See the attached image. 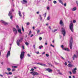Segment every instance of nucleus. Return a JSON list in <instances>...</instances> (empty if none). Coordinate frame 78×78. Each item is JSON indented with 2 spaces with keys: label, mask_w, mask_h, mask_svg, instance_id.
Segmentation results:
<instances>
[{
  "label": "nucleus",
  "mask_w": 78,
  "mask_h": 78,
  "mask_svg": "<svg viewBox=\"0 0 78 78\" xmlns=\"http://www.w3.org/2000/svg\"><path fill=\"white\" fill-rule=\"evenodd\" d=\"M44 34V32H42V33H40V34Z\"/></svg>",
  "instance_id": "obj_60"
},
{
  "label": "nucleus",
  "mask_w": 78,
  "mask_h": 78,
  "mask_svg": "<svg viewBox=\"0 0 78 78\" xmlns=\"http://www.w3.org/2000/svg\"><path fill=\"white\" fill-rule=\"evenodd\" d=\"M68 63H69V64H71V62H69V61H68Z\"/></svg>",
  "instance_id": "obj_54"
},
{
  "label": "nucleus",
  "mask_w": 78,
  "mask_h": 78,
  "mask_svg": "<svg viewBox=\"0 0 78 78\" xmlns=\"http://www.w3.org/2000/svg\"><path fill=\"white\" fill-rule=\"evenodd\" d=\"M24 13H24V12L23 13V16H25V14H24Z\"/></svg>",
  "instance_id": "obj_62"
},
{
  "label": "nucleus",
  "mask_w": 78,
  "mask_h": 78,
  "mask_svg": "<svg viewBox=\"0 0 78 78\" xmlns=\"http://www.w3.org/2000/svg\"><path fill=\"white\" fill-rule=\"evenodd\" d=\"M71 9L72 11H76V8L74 7L72 9Z\"/></svg>",
  "instance_id": "obj_17"
},
{
  "label": "nucleus",
  "mask_w": 78,
  "mask_h": 78,
  "mask_svg": "<svg viewBox=\"0 0 78 78\" xmlns=\"http://www.w3.org/2000/svg\"><path fill=\"white\" fill-rule=\"evenodd\" d=\"M18 31L19 33L22 34V32H21V30L20 29L18 30Z\"/></svg>",
  "instance_id": "obj_20"
},
{
  "label": "nucleus",
  "mask_w": 78,
  "mask_h": 78,
  "mask_svg": "<svg viewBox=\"0 0 78 78\" xmlns=\"http://www.w3.org/2000/svg\"><path fill=\"white\" fill-rule=\"evenodd\" d=\"M10 19H12V17H13V16H10Z\"/></svg>",
  "instance_id": "obj_40"
},
{
  "label": "nucleus",
  "mask_w": 78,
  "mask_h": 78,
  "mask_svg": "<svg viewBox=\"0 0 78 78\" xmlns=\"http://www.w3.org/2000/svg\"><path fill=\"white\" fill-rule=\"evenodd\" d=\"M23 39V38H21L20 39V40H18V41H17L16 43L18 46H19V43L20 42H22Z\"/></svg>",
  "instance_id": "obj_5"
},
{
  "label": "nucleus",
  "mask_w": 78,
  "mask_h": 78,
  "mask_svg": "<svg viewBox=\"0 0 78 78\" xmlns=\"http://www.w3.org/2000/svg\"><path fill=\"white\" fill-rule=\"evenodd\" d=\"M31 31H30L29 32V35H30V34H31Z\"/></svg>",
  "instance_id": "obj_48"
},
{
  "label": "nucleus",
  "mask_w": 78,
  "mask_h": 78,
  "mask_svg": "<svg viewBox=\"0 0 78 78\" xmlns=\"http://www.w3.org/2000/svg\"><path fill=\"white\" fill-rule=\"evenodd\" d=\"M39 16L40 20H42V16H41V15H39Z\"/></svg>",
  "instance_id": "obj_18"
},
{
  "label": "nucleus",
  "mask_w": 78,
  "mask_h": 78,
  "mask_svg": "<svg viewBox=\"0 0 78 78\" xmlns=\"http://www.w3.org/2000/svg\"><path fill=\"white\" fill-rule=\"evenodd\" d=\"M46 57H48V56H49V55L48 54H46Z\"/></svg>",
  "instance_id": "obj_34"
},
{
  "label": "nucleus",
  "mask_w": 78,
  "mask_h": 78,
  "mask_svg": "<svg viewBox=\"0 0 78 78\" xmlns=\"http://www.w3.org/2000/svg\"><path fill=\"white\" fill-rule=\"evenodd\" d=\"M68 66L69 67H72V65H71V64H69L68 65Z\"/></svg>",
  "instance_id": "obj_22"
},
{
  "label": "nucleus",
  "mask_w": 78,
  "mask_h": 78,
  "mask_svg": "<svg viewBox=\"0 0 78 78\" xmlns=\"http://www.w3.org/2000/svg\"><path fill=\"white\" fill-rule=\"evenodd\" d=\"M33 34H32L30 36V37H33Z\"/></svg>",
  "instance_id": "obj_61"
},
{
  "label": "nucleus",
  "mask_w": 78,
  "mask_h": 78,
  "mask_svg": "<svg viewBox=\"0 0 78 78\" xmlns=\"http://www.w3.org/2000/svg\"><path fill=\"white\" fill-rule=\"evenodd\" d=\"M1 21H2V23H3L4 25H8V23L6 22L5 21H4L2 20Z\"/></svg>",
  "instance_id": "obj_15"
},
{
  "label": "nucleus",
  "mask_w": 78,
  "mask_h": 78,
  "mask_svg": "<svg viewBox=\"0 0 78 78\" xmlns=\"http://www.w3.org/2000/svg\"><path fill=\"white\" fill-rule=\"evenodd\" d=\"M13 31L15 34H17V29L14 28H13Z\"/></svg>",
  "instance_id": "obj_8"
},
{
  "label": "nucleus",
  "mask_w": 78,
  "mask_h": 78,
  "mask_svg": "<svg viewBox=\"0 0 78 78\" xmlns=\"http://www.w3.org/2000/svg\"><path fill=\"white\" fill-rule=\"evenodd\" d=\"M34 69L32 68L31 70H30V71H34Z\"/></svg>",
  "instance_id": "obj_39"
},
{
  "label": "nucleus",
  "mask_w": 78,
  "mask_h": 78,
  "mask_svg": "<svg viewBox=\"0 0 78 78\" xmlns=\"http://www.w3.org/2000/svg\"><path fill=\"white\" fill-rule=\"evenodd\" d=\"M16 28H17V30H19L20 29V28H19V26H18V25L16 26Z\"/></svg>",
  "instance_id": "obj_29"
},
{
  "label": "nucleus",
  "mask_w": 78,
  "mask_h": 78,
  "mask_svg": "<svg viewBox=\"0 0 78 78\" xmlns=\"http://www.w3.org/2000/svg\"><path fill=\"white\" fill-rule=\"evenodd\" d=\"M33 47L34 48V49H35V47H36V46H35V45H33Z\"/></svg>",
  "instance_id": "obj_49"
},
{
  "label": "nucleus",
  "mask_w": 78,
  "mask_h": 78,
  "mask_svg": "<svg viewBox=\"0 0 78 78\" xmlns=\"http://www.w3.org/2000/svg\"><path fill=\"white\" fill-rule=\"evenodd\" d=\"M58 1L60 3H61L62 5H64V4L62 2V1L61 0H58Z\"/></svg>",
  "instance_id": "obj_27"
},
{
  "label": "nucleus",
  "mask_w": 78,
  "mask_h": 78,
  "mask_svg": "<svg viewBox=\"0 0 78 78\" xmlns=\"http://www.w3.org/2000/svg\"><path fill=\"white\" fill-rule=\"evenodd\" d=\"M8 15L9 16H12L11 15V11H10V12H9Z\"/></svg>",
  "instance_id": "obj_21"
},
{
  "label": "nucleus",
  "mask_w": 78,
  "mask_h": 78,
  "mask_svg": "<svg viewBox=\"0 0 78 78\" xmlns=\"http://www.w3.org/2000/svg\"><path fill=\"white\" fill-rule=\"evenodd\" d=\"M42 37H40L39 38V39L40 40V41H41L42 40Z\"/></svg>",
  "instance_id": "obj_37"
},
{
  "label": "nucleus",
  "mask_w": 78,
  "mask_h": 78,
  "mask_svg": "<svg viewBox=\"0 0 78 78\" xmlns=\"http://www.w3.org/2000/svg\"><path fill=\"white\" fill-rule=\"evenodd\" d=\"M59 74V75H62V73H58Z\"/></svg>",
  "instance_id": "obj_55"
},
{
  "label": "nucleus",
  "mask_w": 78,
  "mask_h": 78,
  "mask_svg": "<svg viewBox=\"0 0 78 78\" xmlns=\"http://www.w3.org/2000/svg\"><path fill=\"white\" fill-rule=\"evenodd\" d=\"M10 51H8L6 55V58H8V56H10Z\"/></svg>",
  "instance_id": "obj_13"
},
{
  "label": "nucleus",
  "mask_w": 78,
  "mask_h": 78,
  "mask_svg": "<svg viewBox=\"0 0 78 78\" xmlns=\"http://www.w3.org/2000/svg\"><path fill=\"white\" fill-rule=\"evenodd\" d=\"M12 67L13 69H16L17 68V66H12Z\"/></svg>",
  "instance_id": "obj_26"
},
{
  "label": "nucleus",
  "mask_w": 78,
  "mask_h": 78,
  "mask_svg": "<svg viewBox=\"0 0 78 78\" xmlns=\"http://www.w3.org/2000/svg\"><path fill=\"white\" fill-rule=\"evenodd\" d=\"M46 70L48 71L49 73H50V72H51L53 71L52 69H50V68L47 69Z\"/></svg>",
  "instance_id": "obj_12"
},
{
  "label": "nucleus",
  "mask_w": 78,
  "mask_h": 78,
  "mask_svg": "<svg viewBox=\"0 0 78 78\" xmlns=\"http://www.w3.org/2000/svg\"><path fill=\"white\" fill-rule=\"evenodd\" d=\"M55 64H56V65H58V63L56 62H55Z\"/></svg>",
  "instance_id": "obj_51"
},
{
  "label": "nucleus",
  "mask_w": 78,
  "mask_h": 78,
  "mask_svg": "<svg viewBox=\"0 0 78 78\" xmlns=\"http://www.w3.org/2000/svg\"><path fill=\"white\" fill-rule=\"evenodd\" d=\"M53 3H54V4H56V3H57V2L55 1H53Z\"/></svg>",
  "instance_id": "obj_31"
},
{
  "label": "nucleus",
  "mask_w": 78,
  "mask_h": 78,
  "mask_svg": "<svg viewBox=\"0 0 78 78\" xmlns=\"http://www.w3.org/2000/svg\"><path fill=\"white\" fill-rule=\"evenodd\" d=\"M25 55V52L22 51L21 52V54L20 55V58L21 59H22L24 57Z\"/></svg>",
  "instance_id": "obj_3"
},
{
  "label": "nucleus",
  "mask_w": 78,
  "mask_h": 78,
  "mask_svg": "<svg viewBox=\"0 0 78 78\" xmlns=\"http://www.w3.org/2000/svg\"><path fill=\"white\" fill-rule=\"evenodd\" d=\"M39 12H37V14H39Z\"/></svg>",
  "instance_id": "obj_63"
},
{
  "label": "nucleus",
  "mask_w": 78,
  "mask_h": 78,
  "mask_svg": "<svg viewBox=\"0 0 78 78\" xmlns=\"http://www.w3.org/2000/svg\"><path fill=\"white\" fill-rule=\"evenodd\" d=\"M50 45L52 47H53L54 48V47H55V46L54 45H53L52 44H51Z\"/></svg>",
  "instance_id": "obj_46"
},
{
  "label": "nucleus",
  "mask_w": 78,
  "mask_h": 78,
  "mask_svg": "<svg viewBox=\"0 0 78 78\" xmlns=\"http://www.w3.org/2000/svg\"><path fill=\"white\" fill-rule=\"evenodd\" d=\"M60 25H61V26H64V23L62 20H60L59 22Z\"/></svg>",
  "instance_id": "obj_11"
},
{
  "label": "nucleus",
  "mask_w": 78,
  "mask_h": 78,
  "mask_svg": "<svg viewBox=\"0 0 78 78\" xmlns=\"http://www.w3.org/2000/svg\"><path fill=\"white\" fill-rule=\"evenodd\" d=\"M25 44H26V45H29V43H28L26 42L25 43Z\"/></svg>",
  "instance_id": "obj_30"
},
{
  "label": "nucleus",
  "mask_w": 78,
  "mask_h": 78,
  "mask_svg": "<svg viewBox=\"0 0 78 78\" xmlns=\"http://www.w3.org/2000/svg\"><path fill=\"white\" fill-rule=\"evenodd\" d=\"M39 49H41L42 48H43V46L41 45L39 47Z\"/></svg>",
  "instance_id": "obj_24"
},
{
  "label": "nucleus",
  "mask_w": 78,
  "mask_h": 78,
  "mask_svg": "<svg viewBox=\"0 0 78 78\" xmlns=\"http://www.w3.org/2000/svg\"><path fill=\"white\" fill-rule=\"evenodd\" d=\"M49 28L50 29V30H51V27L50 26H49Z\"/></svg>",
  "instance_id": "obj_58"
},
{
  "label": "nucleus",
  "mask_w": 78,
  "mask_h": 78,
  "mask_svg": "<svg viewBox=\"0 0 78 78\" xmlns=\"http://www.w3.org/2000/svg\"><path fill=\"white\" fill-rule=\"evenodd\" d=\"M9 75H12V73L11 72H9Z\"/></svg>",
  "instance_id": "obj_44"
},
{
  "label": "nucleus",
  "mask_w": 78,
  "mask_h": 78,
  "mask_svg": "<svg viewBox=\"0 0 78 78\" xmlns=\"http://www.w3.org/2000/svg\"><path fill=\"white\" fill-rule=\"evenodd\" d=\"M73 43V38L71 37L70 41L69 47L70 48L72 49V43Z\"/></svg>",
  "instance_id": "obj_2"
},
{
  "label": "nucleus",
  "mask_w": 78,
  "mask_h": 78,
  "mask_svg": "<svg viewBox=\"0 0 78 78\" xmlns=\"http://www.w3.org/2000/svg\"><path fill=\"white\" fill-rule=\"evenodd\" d=\"M77 57H78V56L77 55L74 54L73 57V60H75V58H76Z\"/></svg>",
  "instance_id": "obj_14"
},
{
  "label": "nucleus",
  "mask_w": 78,
  "mask_h": 78,
  "mask_svg": "<svg viewBox=\"0 0 78 78\" xmlns=\"http://www.w3.org/2000/svg\"><path fill=\"white\" fill-rule=\"evenodd\" d=\"M39 33H40V30H38L37 31V34H39Z\"/></svg>",
  "instance_id": "obj_25"
},
{
  "label": "nucleus",
  "mask_w": 78,
  "mask_h": 78,
  "mask_svg": "<svg viewBox=\"0 0 78 78\" xmlns=\"http://www.w3.org/2000/svg\"><path fill=\"white\" fill-rule=\"evenodd\" d=\"M45 52H44L42 53V55H44V54H45Z\"/></svg>",
  "instance_id": "obj_52"
},
{
  "label": "nucleus",
  "mask_w": 78,
  "mask_h": 78,
  "mask_svg": "<svg viewBox=\"0 0 78 78\" xmlns=\"http://www.w3.org/2000/svg\"><path fill=\"white\" fill-rule=\"evenodd\" d=\"M76 70H77L76 68H75L74 69L72 70V71L73 74H76Z\"/></svg>",
  "instance_id": "obj_9"
},
{
  "label": "nucleus",
  "mask_w": 78,
  "mask_h": 78,
  "mask_svg": "<svg viewBox=\"0 0 78 78\" xmlns=\"http://www.w3.org/2000/svg\"><path fill=\"white\" fill-rule=\"evenodd\" d=\"M22 30H23V31L24 32V29L23 28V27H22Z\"/></svg>",
  "instance_id": "obj_38"
},
{
  "label": "nucleus",
  "mask_w": 78,
  "mask_h": 78,
  "mask_svg": "<svg viewBox=\"0 0 78 78\" xmlns=\"http://www.w3.org/2000/svg\"><path fill=\"white\" fill-rule=\"evenodd\" d=\"M70 22L71 23L69 25V29L71 30L72 32L73 31V24L72 23V20L70 21Z\"/></svg>",
  "instance_id": "obj_1"
},
{
  "label": "nucleus",
  "mask_w": 78,
  "mask_h": 78,
  "mask_svg": "<svg viewBox=\"0 0 78 78\" xmlns=\"http://www.w3.org/2000/svg\"><path fill=\"white\" fill-rule=\"evenodd\" d=\"M19 14L21 17H22V14H21V12H20V11H19Z\"/></svg>",
  "instance_id": "obj_19"
},
{
  "label": "nucleus",
  "mask_w": 78,
  "mask_h": 78,
  "mask_svg": "<svg viewBox=\"0 0 78 78\" xmlns=\"http://www.w3.org/2000/svg\"><path fill=\"white\" fill-rule=\"evenodd\" d=\"M21 3L23 4H27L28 3V1L26 0H23V1H21Z\"/></svg>",
  "instance_id": "obj_10"
},
{
  "label": "nucleus",
  "mask_w": 78,
  "mask_h": 78,
  "mask_svg": "<svg viewBox=\"0 0 78 78\" xmlns=\"http://www.w3.org/2000/svg\"><path fill=\"white\" fill-rule=\"evenodd\" d=\"M61 47L62 48V50H64L65 51H69V49L68 48H64V46L63 45H62L61 46Z\"/></svg>",
  "instance_id": "obj_7"
},
{
  "label": "nucleus",
  "mask_w": 78,
  "mask_h": 78,
  "mask_svg": "<svg viewBox=\"0 0 78 78\" xmlns=\"http://www.w3.org/2000/svg\"><path fill=\"white\" fill-rule=\"evenodd\" d=\"M7 70L8 72H10L11 71V69L9 68H7Z\"/></svg>",
  "instance_id": "obj_23"
},
{
  "label": "nucleus",
  "mask_w": 78,
  "mask_h": 78,
  "mask_svg": "<svg viewBox=\"0 0 78 78\" xmlns=\"http://www.w3.org/2000/svg\"><path fill=\"white\" fill-rule=\"evenodd\" d=\"M30 73L32 74L34 76H36V75H39V73H37V72H35L34 71H32Z\"/></svg>",
  "instance_id": "obj_4"
},
{
  "label": "nucleus",
  "mask_w": 78,
  "mask_h": 78,
  "mask_svg": "<svg viewBox=\"0 0 78 78\" xmlns=\"http://www.w3.org/2000/svg\"><path fill=\"white\" fill-rule=\"evenodd\" d=\"M15 70H16L15 69H12V72H14V71H15Z\"/></svg>",
  "instance_id": "obj_47"
},
{
  "label": "nucleus",
  "mask_w": 78,
  "mask_h": 78,
  "mask_svg": "<svg viewBox=\"0 0 78 78\" xmlns=\"http://www.w3.org/2000/svg\"><path fill=\"white\" fill-rule=\"evenodd\" d=\"M65 66H67V62H65Z\"/></svg>",
  "instance_id": "obj_45"
},
{
  "label": "nucleus",
  "mask_w": 78,
  "mask_h": 78,
  "mask_svg": "<svg viewBox=\"0 0 78 78\" xmlns=\"http://www.w3.org/2000/svg\"><path fill=\"white\" fill-rule=\"evenodd\" d=\"M73 23H76V20H73Z\"/></svg>",
  "instance_id": "obj_43"
},
{
  "label": "nucleus",
  "mask_w": 78,
  "mask_h": 78,
  "mask_svg": "<svg viewBox=\"0 0 78 78\" xmlns=\"http://www.w3.org/2000/svg\"><path fill=\"white\" fill-rule=\"evenodd\" d=\"M64 6H66V3H65L64 4Z\"/></svg>",
  "instance_id": "obj_57"
},
{
  "label": "nucleus",
  "mask_w": 78,
  "mask_h": 78,
  "mask_svg": "<svg viewBox=\"0 0 78 78\" xmlns=\"http://www.w3.org/2000/svg\"><path fill=\"white\" fill-rule=\"evenodd\" d=\"M57 29L54 30H52V32L53 33H55V32H56V31H57Z\"/></svg>",
  "instance_id": "obj_28"
},
{
  "label": "nucleus",
  "mask_w": 78,
  "mask_h": 78,
  "mask_svg": "<svg viewBox=\"0 0 78 78\" xmlns=\"http://www.w3.org/2000/svg\"><path fill=\"white\" fill-rule=\"evenodd\" d=\"M27 56L28 57H31V55L29 54H27Z\"/></svg>",
  "instance_id": "obj_36"
},
{
  "label": "nucleus",
  "mask_w": 78,
  "mask_h": 78,
  "mask_svg": "<svg viewBox=\"0 0 78 78\" xmlns=\"http://www.w3.org/2000/svg\"><path fill=\"white\" fill-rule=\"evenodd\" d=\"M69 78H72V76H69Z\"/></svg>",
  "instance_id": "obj_64"
},
{
  "label": "nucleus",
  "mask_w": 78,
  "mask_h": 78,
  "mask_svg": "<svg viewBox=\"0 0 78 78\" xmlns=\"http://www.w3.org/2000/svg\"><path fill=\"white\" fill-rule=\"evenodd\" d=\"M76 4H77V5L78 6V2L77 1H76Z\"/></svg>",
  "instance_id": "obj_42"
},
{
  "label": "nucleus",
  "mask_w": 78,
  "mask_h": 78,
  "mask_svg": "<svg viewBox=\"0 0 78 78\" xmlns=\"http://www.w3.org/2000/svg\"><path fill=\"white\" fill-rule=\"evenodd\" d=\"M47 9H48V10H49V9H50V8H49V7H48L47 8Z\"/></svg>",
  "instance_id": "obj_53"
},
{
  "label": "nucleus",
  "mask_w": 78,
  "mask_h": 78,
  "mask_svg": "<svg viewBox=\"0 0 78 78\" xmlns=\"http://www.w3.org/2000/svg\"><path fill=\"white\" fill-rule=\"evenodd\" d=\"M43 15H44V18H45V17H46V15H47V13H45L44 14H43Z\"/></svg>",
  "instance_id": "obj_33"
},
{
  "label": "nucleus",
  "mask_w": 78,
  "mask_h": 78,
  "mask_svg": "<svg viewBox=\"0 0 78 78\" xmlns=\"http://www.w3.org/2000/svg\"><path fill=\"white\" fill-rule=\"evenodd\" d=\"M47 44H48L47 43H45V44L46 45H47Z\"/></svg>",
  "instance_id": "obj_59"
},
{
  "label": "nucleus",
  "mask_w": 78,
  "mask_h": 78,
  "mask_svg": "<svg viewBox=\"0 0 78 78\" xmlns=\"http://www.w3.org/2000/svg\"><path fill=\"white\" fill-rule=\"evenodd\" d=\"M36 64L37 65H40V66H45V65L41 63H37Z\"/></svg>",
  "instance_id": "obj_16"
},
{
  "label": "nucleus",
  "mask_w": 78,
  "mask_h": 78,
  "mask_svg": "<svg viewBox=\"0 0 78 78\" xmlns=\"http://www.w3.org/2000/svg\"><path fill=\"white\" fill-rule=\"evenodd\" d=\"M62 34L63 36H65L66 35V31H65V29L62 28Z\"/></svg>",
  "instance_id": "obj_6"
},
{
  "label": "nucleus",
  "mask_w": 78,
  "mask_h": 78,
  "mask_svg": "<svg viewBox=\"0 0 78 78\" xmlns=\"http://www.w3.org/2000/svg\"><path fill=\"white\" fill-rule=\"evenodd\" d=\"M22 48L23 49V50H24V49H25V46H23Z\"/></svg>",
  "instance_id": "obj_41"
},
{
  "label": "nucleus",
  "mask_w": 78,
  "mask_h": 78,
  "mask_svg": "<svg viewBox=\"0 0 78 78\" xmlns=\"http://www.w3.org/2000/svg\"><path fill=\"white\" fill-rule=\"evenodd\" d=\"M50 17L49 16H48L47 17V20H50Z\"/></svg>",
  "instance_id": "obj_32"
},
{
  "label": "nucleus",
  "mask_w": 78,
  "mask_h": 78,
  "mask_svg": "<svg viewBox=\"0 0 78 78\" xmlns=\"http://www.w3.org/2000/svg\"><path fill=\"white\" fill-rule=\"evenodd\" d=\"M30 24V23L29 22L27 23V25H29Z\"/></svg>",
  "instance_id": "obj_35"
},
{
  "label": "nucleus",
  "mask_w": 78,
  "mask_h": 78,
  "mask_svg": "<svg viewBox=\"0 0 78 78\" xmlns=\"http://www.w3.org/2000/svg\"><path fill=\"white\" fill-rule=\"evenodd\" d=\"M5 73V74H7V75H9V73Z\"/></svg>",
  "instance_id": "obj_56"
},
{
  "label": "nucleus",
  "mask_w": 78,
  "mask_h": 78,
  "mask_svg": "<svg viewBox=\"0 0 78 78\" xmlns=\"http://www.w3.org/2000/svg\"><path fill=\"white\" fill-rule=\"evenodd\" d=\"M69 74H70V75H72V72H71V71H69Z\"/></svg>",
  "instance_id": "obj_50"
}]
</instances>
